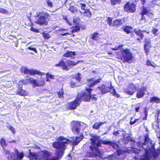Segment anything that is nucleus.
Masks as SVG:
<instances>
[{
  "label": "nucleus",
  "instance_id": "obj_1",
  "mask_svg": "<svg viewBox=\"0 0 160 160\" xmlns=\"http://www.w3.org/2000/svg\"><path fill=\"white\" fill-rule=\"evenodd\" d=\"M143 142L140 141L137 143V146L142 148L144 153L140 157L139 160H155L160 154V149H156L155 144L149 138L148 133L144 136Z\"/></svg>",
  "mask_w": 160,
  "mask_h": 160
},
{
  "label": "nucleus",
  "instance_id": "obj_2",
  "mask_svg": "<svg viewBox=\"0 0 160 160\" xmlns=\"http://www.w3.org/2000/svg\"><path fill=\"white\" fill-rule=\"evenodd\" d=\"M57 141L53 142L52 145L56 149L55 153L58 157L62 156L66 149L67 144H70L72 141L62 136H60L57 139Z\"/></svg>",
  "mask_w": 160,
  "mask_h": 160
},
{
  "label": "nucleus",
  "instance_id": "obj_3",
  "mask_svg": "<svg viewBox=\"0 0 160 160\" xmlns=\"http://www.w3.org/2000/svg\"><path fill=\"white\" fill-rule=\"evenodd\" d=\"M35 17L37 18L35 23L40 26L48 25L50 18L49 14L44 11L37 12Z\"/></svg>",
  "mask_w": 160,
  "mask_h": 160
},
{
  "label": "nucleus",
  "instance_id": "obj_4",
  "mask_svg": "<svg viewBox=\"0 0 160 160\" xmlns=\"http://www.w3.org/2000/svg\"><path fill=\"white\" fill-rule=\"evenodd\" d=\"M71 124L72 126L71 129L72 132L75 134L79 135V137L77 136L76 137L75 140L72 142L73 145L76 146L83 138L82 134L80 132L81 123L78 121H72Z\"/></svg>",
  "mask_w": 160,
  "mask_h": 160
},
{
  "label": "nucleus",
  "instance_id": "obj_5",
  "mask_svg": "<svg viewBox=\"0 0 160 160\" xmlns=\"http://www.w3.org/2000/svg\"><path fill=\"white\" fill-rule=\"evenodd\" d=\"M118 59L123 62L131 63L134 58L132 53L129 49L126 48L121 50V54Z\"/></svg>",
  "mask_w": 160,
  "mask_h": 160
},
{
  "label": "nucleus",
  "instance_id": "obj_6",
  "mask_svg": "<svg viewBox=\"0 0 160 160\" xmlns=\"http://www.w3.org/2000/svg\"><path fill=\"white\" fill-rule=\"evenodd\" d=\"M97 88L99 89L102 95L108 92H111L113 96L117 98L120 97L119 95L116 92L115 89L113 88L111 83L108 87H107L106 85L103 84L101 85V86L98 87Z\"/></svg>",
  "mask_w": 160,
  "mask_h": 160
},
{
  "label": "nucleus",
  "instance_id": "obj_7",
  "mask_svg": "<svg viewBox=\"0 0 160 160\" xmlns=\"http://www.w3.org/2000/svg\"><path fill=\"white\" fill-rule=\"evenodd\" d=\"M92 90L91 88H86L84 91L78 93L77 96L81 102L82 101L85 102H90V95Z\"/></svg>",
  "mask_w": 160,
  "mask_h": 160
},
{
  "label": "nucleus",
  "instance_id": "obj_8",
  "mask_svg": "<svg viewBox=\"0 0 160 160\" xmlns=\"http://www.w3.org/2000/svg\"><path fill=\"white\" fill-rule=\"evenodd\" d=\"M133 31L135 34L132 35V37H133L135 40L139 42H140L141 40L143 39L144 37L143 32H145L148 34L149 32L147 30H142L140 29H134Z\"/></svg>",
  "mask_w": 160,
  "mask_h": 160
},
{
  "label": "nucleus",
  "instance_id": "obj_9",
  "mask_svg": "<svg viewBox=\"0 0 160 160\" xmlns=\"http://www.w3.org/2000/svg\"><path fill=\"white\" fill-rule=\"evenodd\" d=\"M21 72L25 74H28L31 76L37 74L38 75L42 76L44 75L43 72L36 70L33 69H28L25 67H22L21 70Z\"/></svg>",
  "mask_w": 160,
  "mask_h": 160
},
{
  "label": "nucleus",
  "instance_id": "obj_10",
  "mask_svg": "<svg viewBox=\"0 0 160 160\" xmlns=\"http://www.w3.org/2000/svg\"><path fill=\"white\" fill-rule=\"evenodd\" d=\"M81 103L79 99L76 96V98L73 101L67 103V109L71 110H75L80 106Z\"/></svg>",
  "mask_w": 160,
  "mask_h": 160
},
{
  "label": "nucleus",
  "instance_id": "obj_11",
  "mask_svg": "<svg viewBox=\"0 0 160 160\" xmlns=\"http://www.w3.org/2000/svg\"><path fill=\"white\" fill-rule=\"evenodd\" d=\"M136 4L134 2L130 3L128 2L124 6L123 9L125 12L133 13L136 12Z\"/></svg>",
  "mask_w": 160,
  "mask_h": 160
},
{
  "label": "nucleus",
  "instance_id": "obj_12",
  "mask_svg": "<svg viewBox=\"0 0 160 160\" xmlns=\"http://www.w3.org/2000/svg\"><path fill=\"white\" fill-rule=\"evenodd\" d=\"M19 82H21L24 85L31 84L33 85L34 87L38 86L36 83V81L33 79V78L28 76H27L25 79L21 80Z\"/></svg>",
  "mask_w": 160,
  "mask_h": 160
},
{
  "label": "nucleus",
  "instance_id": "obj_13",
  "mask_svg": "<svg viewBox=\"0 0 160 160\" xmlns=\"http://www.w3.org/2000/svg\"><path fill=\"white\" fill-rule=\"evenodd\" d=\"M157 120L156 122H154L152 124V126L153 128L155 130L156 132H158L160 130L159 126V122H160V120L158 119L159 115L160 114V110L159 109L157 110ZM158 139L159 141V143L160 144V132L159 134V136L158 137Z\"/></svg>",
  "mask_w": 160,
  "mask_h": 160
},
{
  "label": "nucleus",
  "instance_id": "obj_14",
  "mask_svg": "<svg viewBox=\"0 0 160 160\" xmlns=\"http://www.w3.org/2000/svg\"><path fill=\"white\" fill-rule=\"evenodd\" d=\"M137 89L136 86L133 83H130L128 88L126 89V93L128 95H132L135 92Z\"/></svg>",
  "mask_w": 160,
  "mask_h": 160
},
{
  "label": "nucleus",
  "instance_id": "obj_15",
  "mask_svg": "<svg viewBox=\"0 0 160 160\" xmlns=\"http://www.w3.org/2000/svg\"><path fill=\"white\" fill-rule=\"evenodd\" d=\"M140 14L141 15L140 20H144L145 22L146 21V18L144 15H146L148 16H149L150 15H152L153 13L152 12H150L149 10H147V8L143 6L142 7V9L140 13Z\"/></svg>",
  "mask_w": 160,
  "mask_h": 160
},
{
  "label": "nucleus",
  "instance_id": "obj_16",
  "mask_svg": "<svg viewBox=\"0 0 160 160\" xmlns=\"http://www.w3.org/2000/svg\"><path fill=\"white\" fill-rule=\"evenodd\" d=\"M144 45V49L146 55L148 54L150 52V49L151 48V41L150 39H145Z\"/></svg>",
  "mask_w": 160,
  "mask_h": 160
},
{
  "label": "nucleus",
  "instance_id": "obj_17",
  "mask_svg": "<svg viewBox=\"0 0 160 160\" xmlns=\"http://www.w3.org/2000/svg\"><path fill=\"white\" fill-rule=\"evenodd\" d=\"M125 22L124 18L116 19L113 21L112 27L118 28L120 27Z\"/></svg>",
  "mask_w": 160,
  "mask_h": 160
},
{
  "label": "nucleus",
  "instance_id": "obj_18",
  "mask_svg": "<svg viewBox=\"0 0 160 160\" xmlns=\"http://www.w3.org/2000/svg\"><path fill=\"white\" fill-rule=\"evenodd\" d=\"M102 140L99 139L98 140V142L96 143L97 147L90 145L89 146V148L90 150L92 152L96 151L98 153H100V151L98 148V147L101 146V145L102 144Z\"/></svg>",
  "mask_w": 160,
  "mask_h": 160
},
{
  "label": "nucleus",
  "instance_id": "obj_19",
  "mask_svg": "<svg viewBox=\"0 0 160 160\" xmlns=\"http://www.w3.org/2000/svg\"><path fill=\"white\" fill-rule=\"evenodd\" d=\"M146 88L145 87L139 89L136 94V97L138 98H142L145 95Z\"/></svg>",
  "mask_w": 160,
  "mask_h": 160
},
{
  "label": "nucleus",
  "instance_id": "obj_20",
  "mask_svg": "<svg viewBox=\"0 0 160 160\" xmlns=\"http://www.w3.org/2000/svg\"><path fill=\"white\" fill-rule=\"evenodd\" d=\"M102 144L104 145H109L112 146L113 148H118L119 147L118 145L115 142H112L110 141H103L102 140Z\"/></svg>",
  "mask_w": 160,
  "mask_h": 160
},
{
  "label": "nucleus",
  "instance_id": "obj_21",
  "mask_svg": "<svg viewBox=\"0 0 160 160\" xmlns=\"http://www.w3.org/2000/svg\"><path fill=\"white\" fill-rule=\"evenodd\" d=\"M55 66L56 67H61L63 70L67 71L69 70V68H68L67 66L65 64L63 59L61 60L58 63L55 64Z\"/></svg>",
  "mask_w": 160,
  "mask_h": 160
},
{
  "label": "nucleus",
  "instance_id": "obj_22",
  "mask_svg": "<svg viewBox=\"0 0 160 160\" xmlns=\"http://www.w3.org/2000/svg\"><path fill=\"white\" fill-rule=\"evenodd\" d=\"M42 153L41 155V158L43 160H48L50 156L47 150L42 151Z\"/></svg>",
  "mask_w": 160,
  "mask_h": 160
},
{
  "label": "nucleus",
  "instance_id": "obj_23",
  "mask_svg": "<svg viewBox=\"0 0 160 160\" xmlns=\"http://www.w3.org/2000/svg\"><path fill=\"white\" fill-rule=\"evenodd\" d=\"M26 91L22 89V87L18 88L16 92V94L21 96H25L27 95Z\"/></svg>",
  "mask_w": 160,
  "mask_h": 160
},
{
  "label": "nucleus",
  "instance_id": "obj_24",
  "mask_svg": "<svg viewBox=\"0 0 160 160\" xmlns=\"http://www.w3.org/2000/svg\"><path fill=\"white\" fill-rule=\"evenodd\" d=\"M72 78L79 83L81 81V74L80 73H77L74 75H72Z\"/></svg>",
  "mask_w": 160,
  "mask_h": 160
},
{
  "label": "nucleus",
  "instance_id": "obj_25",
  "mask_svg": "<svg viewBox=\"0 0 160 160\" xmlns=\"http://www.w3.org/2000/svg\"><path fill=\"white\" fill-rule=\"evenodd\" d=\"M149 101L151 103H160V98L156 96L151 97Z\"/></svg>",
  "mask_w": 160,
  "mask_h": 160
},
{
  "label": "nucleus",
  "instance_id": "obj_26",
  "mask_svg": "<svg viewBox=\"0 0 160 160\" xmlns=\"http://www.w3.org/2000/svg\"><path fill=\"white\" fill-rule=\"evenodd\" d=\"M69 83L71 88L77 87L79 86L78 85L79 83L73 79L72 78L71 79L70 82Z\"/></svg>",
  "mask_w": 160,
  "mask_h": 160
},
{
  "label": "nucleus",
  "instance_id": "obj_27",
  "mask_svg": "<svg viewBox=\"0 0 160 160\" xmlns=\"http://www.w3.org/2000/svg\"><path fill=\"white\" fill-rule=\"evenodd\" d=\"M75 52L74 51H68L66 53L63 54V57L66 58H72V56H75Z\"/></svg>",
  "mask_w": 160,
  "mask_h": 160
},
{
  "label": "nucleus",
  "instance_id": "obj_28",
  "mask_svg": "<svg viewBox=\"0 0 160 160\" xmlns=\"http://www.w3.org/2000/svg\"><path fill=\"white\" fill-rule=\"evenodd\" d=\"M99 137L96 135H94L92 136V138L90 139L91 141V144L92 146H94L96 144V142L99 139Z\"/></svg>",
  "mask_w": 160,
  "mask_h": 160
},
{
  "label": "nucleus",
  "instance_id": "obj_29",
  "mask_svg": "<svg viewBox=\"0 0 160 160\" xmlns=\"http://www.w3.org/2000/svg\"><path fill=\"white\" fill-rule=\"evenodd\" d=\"M122 28L124 32L128 34L131 32V30L132 28L130 26L125 25L124 27H122Z\"/></svg>",
  "mask_w": 160,
  "mask_h": 160
},
{
  "label": "nucleus",
  "instance_id": "obj_30",
  "mask_svg": "<svg viewBox=\"0 0 160 160\" xmlns=\"http://www.w3.org/2000/svg\"><path fill=\"white\" fill-rule=\"evenodd\" d=\"M102 79L101 78H98L97 80H94L92 83H90L88 86L89 87L92 88L93 87L97 84L101 82Z\"/></svg>",
  "mask_w": 160,
  "mask_h": 160
},
{
  "label": "nucleus",
  "instance_id": "obj_31",
  "mask_svg": "<svg viewBox=\"0 0 160 160\" xmlns=\"http://www.w3.org/2000/svg\"><path fill=\"white\" fill-rule=\"evenodd\" d=\"M99 33L97 32H95L92 34L91 38L93 40L98 41L99 39Z\"/></svg>",
  "mask_w": 160,
  "mask_h": 160
},
{
  "label": "nucleus",
  "instance_id": "obj_32",
  "mask_svg": "<svg viewBox=\"0 0 160 160\" xmlns=\"http://www.w3.org/2000/svg\"><path fill=\"white\" fill-rule=\"evenodd\" d=\"M105 122H100L95 123L92 126V128L93 129L98 130L99 129L101 126L104 124Z\"/></svg>",
  "mask_w": 160,
  "mask_h": 160
},
{
  "label": "nucleus",
  "instance_id": "obj_33",
  "mask_svg": "<svg viewBox=\"0 0 160 160\" xmlns=\"http://www.w3.org/2000/svg\"><path fill=\"white\" fill-rule=\"evenodd\" d=\"M80 62V61H78L77 62H74L71 60H68L67 61V64L68 66L73 67L76 65Z\"/></svg>",
  "mask_w": 160,
  "mask_h": 160
},
{
  "label": "nucleus",
  "instance_id": "obj_34",
  "mask_svg": "<svg viewBox=\"0 0 160 160\" xmlns=\"http://www.w3.org/2000/svg\"><path fill=\"white\" fill-rule=\"evenodd\" d=\"M72 33L75 32H78L80 31V26H78L77 25H75L74 26L72 27Z\"/></svg>",
  "mask_w": 160,
  "mask_h": 160
},
{
  "label": "nucleus",
  "instance_id": "obj_35",
  "mask_svg": "<svg viewBox=\"0 0 160 160\" xmlns=\"http://www.w3.org/2000/svg\"><path fill=\"white\" fill-rule=\"evenodd\" d=\"M112 18L110 17H108L106 20L107 24L110 26L112 27L113 25Z\"/></svg>",
  "mask_w": 160,
  "mask_h": 160
},
{
  "label": "nucleus",
  "instance_id": "obj_36",
  "mask_svg": "<svg viewBox=\"0 0 160 160\" xmlns=\"http://www.w3.org/2000/svg\"><path fill=\"white\" fill-rule=\"evenodd\" d=\"M84 13L85 16L88 18H90L92 16V14L90 12L89 9H86L84 10Z\"/></svg>",
  "mask_w": 160,
  "mask_h": 160
},
{
  "label": "nucleus",
  "instance_id": "obj_37",
  "mask_svg": "<svg viewBox=\"0 0 160 160\" xmlns=\"http://www.w3.org/2000/svg\"><path fill=\"white\" fill-rule=\"evenodd\" d=\"M69 10L73 13H75L78 11L77 8L72 5L70 6Z\"/></svg>",
  "mask_w": 160,
  "mask_h": 160
},
{
  "label": "nucleus",
  "instance_id": "obj_38",
  "mask_svg": "<svg viewBox=\"0 0 160 160\" xmlns=\"http://www.w3.org/2000/svg\"><path fill=\"white\" fill-rule=\"evenodd\" d=\"M29 157L30 158L35 160H37V155L35 153L30 152Z\"/></svg>",
  "mask_w": 160,
  "mask_h": 160
},
{
  "label": "nucleus",
  "instance_id": "obj_39",
  "mask_svg": "<svg viewBox=\"0 0 160 160\" xmlns=\"http://www.w3.org/2000/svg\"><path fill=\"white\" fill-rule=\"evenodd\" d=\"M0 144L2 148L7 146V144L5 140L3 138H1L0 141Z\"/></svg>",
  "mask_w": 160,
  "mask_h": 160
},
{
  "label": "nucleus",
  "instance_id": "obj_40",
  "mask_svg": "<svg viewBox=\"0 0 160 160\" xmlns=\"http://www.w3.org/2000/svg\"><path fill=\"white\" fill-rule=\"evenodd\" d=\"M42 34L45 39H48L51 37L50 35L48 33L42 32Z\"/></svg>",
  "mask_w": 160,
  "mask_h": 160
},
{
  "label": "nucleus",
  "instance_id": "obj_41",
  "mask_svg": "<svg viewBox=\"0 0 160 160\" xmlns=\"http://www.w3.org/2000/svg\"><path fill=\"white\" fill-rule=\"evenodd\" d=\"M87 157H93L94 156V153L93 152H87L85 155Z\"/></svg>",
  "mask_w": 160,
  "mask_h": 160
},
{
  "label": "nucleus",
  "instance_id": "obj_42",
  "mask_svg": "<svg viewBox=\"0 0 160 160\" xmlns=\"http://www.w3.org/2000/svg\"><path fill=\"white\" fill-rule=\"evenodd\" d=\"M59 98H63L64 92L62 90H60L57 92Z\"/></svg>",
  "mask_w": 160,
  "mask_h": 160
},
{
  "label": "nucleus",
  "instance_id": "obj_43",
  "mask_svg": "<svg viewBox=\"0 0 160 160\" xmlns=\"http://www.w3.org/2000/svg\"><path fill=\"white\" fill-rule=\"evenodd\" d=\"M46 75L47 77V81H49V80L48 79V78H49L52 79H55L54 76L50 74L48 72L46 74Z\"/></svg>",
  "mask_w": 160,
  "mask_h": 160
},
{
  "label": "nucleus",
  "instance_id": "obj_44",
  "mask_svg": "<svg viewBox=\"0 0 160 160\" xmlns=\"http://www.w3.org/2000/svg\"><path fill=\"white\" fill-rule=\"evenodd\" d=\"M117 155L118 156H119L123 154L124 153L126 152V151H123L121 149H117L116 151Z\"/></svg>",
  "mask_w": 160,
  "mask_h": 160
},
{
  "label": "nucleus",
  "instance_id": "obj_45",
  "mask_svg": "<svg viewBox=\"0 0 160 160\" xmlns=\"http://www.w3.org/2000/svg\"><path fill=\"white\" fill-rule=\"evenodd\" d=\"M46 2L48 7L50 8H52L53 7V4L50 0H46Z\"/></svg>",
  "mask_w": 160,
  "mask_h": 160
},
{
  "label": "nucleus",
  "instance_id": "obj_46",
  "mask_svg": "<svg viewBox=\"0 0 160 160\" xmlns=\"http://www.w3.org/2000/svg\"><path fill=\"white\" fill-rule=\"evenodd\" d=\"M124 46V45L122 44L119 45L118 47H115L114 48H112V49L114 51H117L121 49Z\"/></svg>",
  "mask_w": 160,
  "mask_h": 160
},
{
  "label": "nucleus",
  "instance_id": "obj_47",
  "mask_svg": "<svg viewBox=\"0 0 160 160\" xmlns=\"http://www.w3.org/2000/svg\"><path fill=\"white\" fill-rule=\"evenodd\" d=\"M24 157V155L22 152H21L20 153L17 154V158L19 160L22 159Z\"/></svg>",
  "mask_w": 160,
  "mask_h": 160
},
{
  "label": "nucleus",
  "instance_id": "obj_48",
  "mask_svg": "<svg viewBox=\"0 0 160 160\" xmlns=\"http://www.w3.org/2000/svg\"><path fill=\"white\" fill-rule=\"evenodd\" d=\"M0 13L6 14L8 13V11L5 9L0 8Z\"/></svg>",
  "mask_w": 160,
  "mask_h": 160
},
{
  "label": "nucleus",
  "instance_id": "obj_49",
  "mask_svg": "<svg viewBox=\"0 0 160 160\" xmlns=\"http://www.w3.org/2000/svg\"><path fill=\"white\" fill-rule=\"evenodd\" d=\"M158 29L156 28H153L152 30V32L153 35L156 36L158 35V33L157 32H158Z\"/></svg>",
  "mask_w": 160,
  "mask_h": 160
},
{
  "label": "nucleus",
  "instance_id": "obj_50",
  "mask_svg": "<svg viewBox=\"0 0 160 160\" xmlns=\"http://www.w3.org/2000/svg\"><path fill=\"white\" fill-rule=\"evenodd\" d=\"M120 1V0H111V3L112 5H115Z\"/></svg>",
  "mask_w": 160,
  "mask_h": 160
},
{
  "label": "nucleus",
  "instance_id": "obj_51",
  "mask_svg": "<svg viewBox=\"0 0 160 160\" xmlns=\"http://www.w3.org/2000/svg\"><path fill=\"white\" fill-rule=\"evenodd\" d=\"M80 5L81 6V8L82 10H85L86 7V4L84 3H81L80 4Z\"/></svg>",
  "mask_w": 160,
  "mask_h": 160
},
{
  "label": "nucleus",
  "instance_id": "obj_52",
  "mask_svg": "<svg viewBox=\"0 0 160 160\" xmlns=\"http://www.w3.org/2000/svg\"><path fill=\"white\" fill-rule=\"evenodd\" d=\"M30 30L32 32H35L37 33L39 32V30H38L37 29L34 28L33 27H31Z\"/></svg>",
  "mask_w": 160,
  "mask_h": 160
},
{
  "label": "nucleus",
  "instance_id": "obj_53",
  "mask_svg": "<svg viewBox=\"0 0 160 160\" xmlns=\"http://www.w3.org/2000/svg\"><path fill=\"white\" fill-rule=\"evenodd\" d=\"M96 94H94V95H91V94L90 95L91 97V99H92L93 101H96L97 99V98L95 97V96L96 95Z\"/></svg>",
  "mask_w": 160,
  "mask_h": 160
},
{
  "label": "nucleus",
  "instance_id": "obj_54",
  "mask_svg": "<svg viewBox=\"0 0 160 160\" xmlns=\"http://www.w3.org/2000/svg\"><path fill=\"white\" fill-rule=\"evenodd\" d=\"M119 130H117L116 131H114L113 132L112 134L115 136H117L119 135L120 134Z\"/></svg>",
  "mask_w": 160,
  "mask_h": 160
},
{
  "label": "nucleus",
  "instance_id": "obj_55",
  "mask_svg": "<svg viewBox=\"0 0 160 160\" xmlns=\"http://www.w3.org/2000/svg\"><path fill=\"white\" fill-rule=\"evenodd\" d=\"M9 129L12 132L13 134H14L15 133V129L12 126H9Z\"/></svg>",
  "mask_w": 160,
  "mask_h": 160
},
{
  "label": "nucleus",
  "instance_id": "obj_56",
  "mask_svg": "<svg viewBox=\"0 0 160 160\" xmlns=\"http://www.w3.org/2000/svg\"><path fill=\"white\" fill-rule=\"evenodd\" d=\"M144 114L145 116L144 117L142 118V120H147V118L148 116V111H147L146 110H145L144 111Z\"/></svg>",
  "mask_w": 160,
  "mask_h": 160
},
{
  "label": "nucleus",
  "instance_id": "obj_57",
  "mask_svg": "<svg viewBox=\"0 0 160 160\" xmlns=\"http://www.w3.org/2000/svg\"><path fill=\"white\" fill-rule=\"evenodd\" d=\"M28 49L32 51L35 53H37V50L35 48H32L31 47H29L28 48Z\"/></svg>",
  "mask_w": 160,
  "mask_h": 160
},
{
  "label": "nucleus",
  "instance_id": "obj_58",
  "mask_svg": "<svg viewBox=\"0 0 160 160\" xmlns=\"http://www.w3.org/2000/svg\"><path fill=\"white\" fill-rule=\"evenodd\" d=\"M146 64L147 66H152V63L151 62L148 60H147L146 62Z\"/></svg>",
  "mask_w": 160,
  "mask_h": 160
},
{
  "label": "nucleus",
  "instance_id": "obj_59",
  "mask_svg": "<svg viewBox=\"0 0 160 160\" xmlns=\"http://www.w3.org/2000/svg\"><path fill=\"white\" fill-rule=\"evenodd\" d=\"M139 118H137V119H135L134 121H130V124L131 125H132L133 124H134L135 123L137 122V121L139 120Z\"/></svg>",
  "mask_w": 160,
  "mask_h": 160
},
{
  "label": "nucleus",
  "instance_id": "obj_60",
  "mask_svg": "<svg viewBox=\"0 0 160 160\" xmlns=\"http://www.w3.org/2000/svg\"><path fill=\"white\" fill-rule=\"evenodd\" d=\"M133 151L135 153L138 154L141 151V150L135 148L133 150Z\"/></svg>",
  "mask_w": 160,
  "mask_h": 160
},
{
  "label": "nucleus",
  "instance_id": "obj_61",
  "mask_svg": "<svg viewBox=\"0 0 160 160\" xmlns=\"http://www.w3.org/2000/svg\"><path fill=\"white\" fill-rule=\"evenodd\" d=\"M126 140L128 141H133V140H132V139L129 136H127L126 137Z\"/></svg>",
  "mask_w": 160,
  "mask_h": 160
},
{
  "label": "nucleus",
  "instance_id": "obj_62",
  "mask_svg": "<svg viewBox=\"0 0 160 160\" xmlns=\"http://www.w3.org/2000/svg\"><path fill=\"white\" fill-rule=\"evenodd\" d=\"M80 20V18H74L73 19V22L75 24H77L78 23L77 20Z\"/></svg>",
  "mask_w": 160,
  "mask_h": 160
},
{
  "label": "nucleus",
  "instance_id": "obj_63",
  "mask_svg": "<svg viewBox=\"0 0 160 160\" xmlns=\"http://www.w3.org/2000/svg\"><path fill=\"white\" fill-rule=\"evenodd\" d=\"M63 19L64 20H65L67 22H69V21L68 20V19L67 16H63Z\"/></svg>",
  "mask_w": 160,
  "mask_h": 160
},
{
  "label": "nucleus",
  "instance_id": "obj_64",
  "mask_svg": "<svg viewBox=\"0 0 160 160\" xmlns=\"http://www.w3.org/2000/svg\"><path fill=\"white\" fill-rule=\"evenodd\" d=\"M140 108V106H139L135 108V111L136 112H138L139 111V110Z\"/></svg>",
  "mask_w": 160,
  "mask_h": 160
}]
</instances>
